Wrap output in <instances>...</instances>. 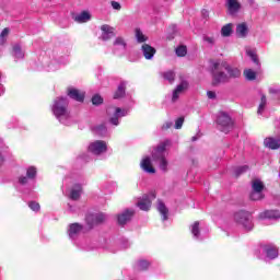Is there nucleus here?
I'll use <instances>...</instances> for the list:
<instances>
[{
    "label": "nucleus",
    "mask_w": 280,
    "mask_h": 280,
    "mask_svg": "<svg viewBox=\"0 0 280 280\" xmlns=\"http://www.w3.org/2000/svg\"><path fill=\"white\" fill-rule=\"evenodd\" d=\"M250 200H262L264 198V192H259L256 190H252L249 195Z\"/></svg>",
    "instance_id": "nucleus-40"
},
{
    "label": "nucleus",
    "mask_w": 280,
    "mask_h": 280,
    "mask_svg": "<svg viewBox=\"0 0 280 280\" xmlns=\"http://www.w3.org/2000/svg\"><path fill=\"white\" fill-rule=\"evenodd\" d=\"M138 268L139 270H148V268H150V262H148V260H140L138 262Z\"/></svg>",
    "instance_id": "nucleus-43"
},
{
    "label": "nucleus",
    "mask_w": 280,
    "mask_h": 280,
    "mask_svg": "<svg viewBox=\"0 0 280 280\" xmlns=\"http://www.w3.org/2000/svg\"><path fill=\"white\" fill-rule=\"evenodd\" d=\"M142 54L145 58V60H152L154 58V54H156V49L149 44L142 45Z\"/></svg>",
    "instance_id": "nucleus-21"
},
{
    "label": "nucleus",
    "mask_w": 280,
    "mask_h": 280,
    "mask_svg": "<svg viewBox=\"0 0 280 280\" xmlns=\"http://www.w3.org/2000/svg\"><path fill=\"white\" fill-rule=\"evenodd\" d=\"M36 167L30 166L26 171V176H20L19 177V183L20 185H27L28 179L33 180V178H36Z\"/></svg>",
    "instance_id": "nucleus-12"
},
{
    "label": "nucleus",
    "mask_w": 280,
    "mask_h": 280,
    "mask_svg": "<svg viewBox=\"0 0 280 280\" xmlns=\"http://www.w3.org/2000/svg\"><path fill=\"white\" fill-rule=\"evenodd\" d=\"M183 124H185V118L183 117L177 118L175 121L176 130H180V128H183Z\"/></svg>",
    "instance_id": "nucleus-45"
},
{
    "label": "nucleus",
    "mask_w": 280,
    "mask_h": 280,
    "mask_svg": "<svg viewBox=\"0 0 280 280\" xmlns=\"http://www.w3.org/2000/svg\"><path fill=\"white\" fill-rule=\"evenodd\" d=\"M176 56L179 58H185L187 56V46H179L175 49Z\"/></svg>",
    "instance_id": "nucleus-35"
},
{
    "label": "nucleus",
    "mask_w": 280,
    "mask_h": 280,
    "mask_svg": "<svg viewBox=\"0 0 280 280\" xmlns=\"http://www.w3.org/2000/svg\"><path fill=\"white\" fill-rule=\"evenodd\" d=\"M198 139H199V136H194V137L191 138V141H198Z\"/></svg>",
    "instance_id": "nucleus-52"
},
{
    "label": "nucleus",
    "mask_w": 280,
    "mask_h": 280,
    "mask_svg": "<svg viewBox=\"0 0 280 280\" xmlns=\"http://www.w3.org/2000/svg\"><path fill=\"white\" fill-rule=\"evenodd\" d=\"M172 126H174V124L172 121H166L163 126H162V130H170V128H172Z\"/></svg>",
    "instance_id": "nucleus-47"
},
{
    "label": "nucleus",
    "mask_w": 280,
    "mask_h": 280,
    "mask_svg": "<svg viewBox=\"0 0 280 280\" xmlns=\"http://www.w3.org/2000/svg\"><path fill=\"white\" fill-rule=\"evenodd\" d=\"M55 69L54 68H50L49 71H54Z\"/></svg>",
    "instance_id": "nucleus-54"
},
{
    "label": "nucleus",
    "mask_w": 280,
    "mask_h": 280,
    "mask_svg": "<svg viewBox=\"0 0 280 280\" xmlns=\"http://www.w3.org/2000/svg\"><path fill=\"white\" fill-rule=\"evenodd\" d=\"M262 250L268 259H277L279 257V248L273 244L264 245Z\"/></svg>",
    "instance_id": "nucleus-9"
},
{
    "label": "nucleus",
    "mask_w": 280,
    "mask_h": 280,
    "mask_svg": "<svg viewBox=\"0 0 280 280\" xmlns=\"http://www.w3.org/2000/svg\"><path fill=\"white\" fill-rule=\"evenodd\" d=\"M210 71L212 74V84H223L229 82V78H240L242 71L233 68L226 61L215 60L210 61Z\"/></svg>",
    "instance_id": "nucleus-1"
},
{
    "label": "nucleus",
    "mask_w": 280,
    "mask_h": 280,
    "mask_svg": "<svg viewBox=\"0 0 280 280\" xmlns=\"http://www.w3.org/2000/svg\"><path fill=\"white\" fill-rule=\"evenodd\" d=\"M74 21L77 23H89V21H91V13H89L88 11H83L74 16Z\"/></svg>",
    "instance_id": "nucleus-25"
},
{
    "label": "nucleus",
    "mask_w": 280,
    "mask_h": 280,
    "mask_svg": "<svg viewBox=\"0 0 280 280\" xmlns=\"http://www.w3.org/2000/svg\"><path fill=\"white\" fill-rule=\"evenodd\" d=\"M68 108L69 101L66 97L56 98L51 107L55 117L65 126H69V124H71V114Z\"/></svg>",
    "instance_id": "nucleus-2"
},
{
    "label": "nucleus",
    "mask_w": 280,
    "mask_h": 280,
    "mask_svg": "<svg viewBox=\"0 0 280 280\" xmlns=\"http://www.w3.org/2000/svg\"><path fill=\"white\" fill-rule=\"evenodd\" d=\"M236 36L238 38H246L248 36V25L246 23L236 25Z\"/></svg>",
    "instance_id": "nucleus-23"
},
{
    "label": "nucleus",
    "mask_w": 280,
    "mask_h": 280,
    "mask_svg": "<svg viewBox=\"0 0 280 280\" xmlns=\"http://www.w3.org/2000/svg\"><path fill=\"white\" fill-rule=\"evenodd\" d=\"M136 38L138 43H145V40H148V37L143 35L140 28H136Z\"/></svg>",
    "instance_id": "nucleus-36"
},
{
    "label": "nucleus",
    "mask_w": 280,
    "mask_h": 280,
    "mask_svg": "<svg viewBox=\"0 0 280 280\" xmlns=\"http://www.w3.org/2000/svg\"><path fill=\"white\" fill-rule=\"evenodd\" d=\"M233 34V24H226L221 28V35L223 38H229Z\"/></svg>",
    "instance_id": "nucleus-31"
},
{
    "label": "nucleus",
    "mask_w": 280,
    "mask_h": 280,
    "mask_svg": "<svg viewBox=\"0 0 280 280\" xmlns=\"http://www.w3.org/2000/svg\"><path fill=\"white\" fill-rule=\"evenodd\" d=\"M203 42L207 43L208 45H215V38L213 37L203 36Z\"/></svg>",
    "instance_id": "nucleus-46"
},
{
    "label": "nucleus",
    "mask_w": 280,
    "mask_h": 280,
    "mask_svg": "<svg viewBox=\"0 0 280 280\" xmlns=\"http://www.w3.org/2000/svg\"><path fill=\"white\" fill-rule=\"evenodd\" d=\"M84 226L80 223H71L68 229V235L70 240H75L80 233H82V230Z\"/></svg>",
    "instance_id": "nucleus-11"
},
{
    "label": "nucleus",
    "mask_w": 280,
    "mask_h": 280,
    "mask_svg": "<svg viewBox=\"0 0 280 280\" xmlns=\"http://www.w3.org/2000/svg\"><path fill=\"white\" fill-rule=\"evenodd\" d=\"M158 211H159V213H161L163 222H165L167 220L170 210L167 209L165 203L161 200L158 201Z\"/></svg>",
    "instance_id": "nucleus-24"
},
{
    "label": "nucleus",
    "mask_w": 280,
    "mask_h": 280,
    "mask_svg": "<svg viewBox=\"0 0 280 280\" xmlns=\"http://www.w3.org/2000/svg\"><path fill=\"white\" fill-rule=\"evenodd\" d=\"M119 117H126V109H121L119 107H117L115 109V114H114V117H112L109 119V122L113 125V126H117L119 124Z\"/></svg>",
    "instance_id": "nucleus-22"
},
{
    "label": "nucleus",
    "mask_w": 280,
    "mask_h": 280,
    "mask_svg": "<svg viewBox=\"0 0 280 280\" xmlns=\"http://www.w3.org/2000/svg\"><path fill=\"white\" fill-rule=\"evenodd\" d=\"M234 221L236 222V224H238V226H242L245 231H253V214H250L249 212H246L244 210L235 212Z\"/></svg>",
    "instance_id": "nucleus-4"
},
{
    "label": "nucleus",
    "mask_w": 280,
    "mask_h": 280,
    "mask_svg": "<svg viewBox=\"0 0 280 280\" xmlns=\"http://www.w3.org/2000/svg\"><path fill=\"white\" fill-rule=\"evenodd\" d=\"M68 96L75 102H84V92H80L78 89H69Z\"/></svg>",
    "instance_id": "nucleus-20"
},
{
    "label": "nucleus",
    "mask_w": 280,
    "mask_h": 280,
    "mask_svg": "<svg viewBox=\"0 0 280 280\" xmlns=\"http://www.w3.org/2000/svg\"><path fill=\"white\" fill-rule=\"evenodd\" d=\"M225 5L229 14H237L242 8V4L237 0H226Z\"/></svg>",
    "instance_id": "nucleus-19"
},
{
    "label": "nucleus",
    "mask_w": 280,
    "mask_h": 280,
    "mask_svg": "<svg viewBox=\"0 0 280 280\" xmlns=\"http://www.w3.org/2000/svg\"><path fill=\"white\" fill-rule=\"evenodd\" d=\"M92 104L94 106H100V104H104V98H102V96L100 94H95L93 97H92Z\"/></svg>",
    "instance_id": "nucleus-41"
},
{
    "label": "nucleus",
    "mask_w": 280,
    "mask_h": 280,
    "mask_svg": "<svg viewBox=\"0 0 280 280\" xmlns=\"http://www.w3.org/2000/svg\"><path fill=\"white\" fill-rule=\"evenodd\" d=\"M85 222L90 229H93L95 224H102V222H106V214L103 212L95 214H88L85 218Z\"/></svg>",
    "instance_id": "nucleus-7"
},
{
    "label": "nucleus",
    "mask_w": 280,
    "mask_h": 280,
    "mask_svg": "<svg viewBox=\"0 0 280 280\" xmlns=\"http://www.w3.org/2000/svg\"><path fill=\"white\" fill-rule=\"evenodd\" d=\"M95 132L101 137H104V135H106V125L95 127Z\"/></svg>",
    "instance_id": "nucleus-42"
},
{
    "label": "nucleus",
    "mask_w": 280,
    "mask_h": 280,
    "mask_svg": "<svg viewBox=\"0 0 280 280\" xmlns=\"http://www.w3.org/2000/svg\"><path fill=\"white\" fill-rule=\"evenodd\" d=\"M13 56L15 60H23V58H25V54H23V50L21 49V45L15 44L13 46Z\"/></svg>",
    "instance_id": "nucleus-28"
},
{
    "label": "nucleus",
    "mask_w": 280,
    "mask_h": 280,
    "mask_svg": "<svg viewBox=\"0 0 280 280\" xmlns=\"http://www.w3.org/2000/svg\"><path fill=\"white\" fill-rule=\"evenodd\" d=\"M248 170V165L238 166L234 170V174L236 177L242 176V174H246Z\"/></svg>",
    "instance_id": "nucleus-38"
},
{
    "label": "nucleus",
    "mask_w": 280,
    "mask_h": 280,
    "mask_svg": "<svg viewBox=\"0 0 280 280\" xmlns=\"http://www.w3.org/2000/svg\"><path fill=\"white\" fill-rule=\"evenodd\" d=\"M244 75L247 80H256L257 78V73L255 71H253V69H247L244 71Z\"/></svg>",
    "instance_id": "nucleus-37"
},
{
    "label": "nucleus",
    "mask_w": 280,
    "mask_h": 280,
    "mask_svg": "<svg viewBox=\"0 0 280 280\" xmlns=\"http://www.w3.org/2000/svg\"><path fill=\"white\" fill-rule=\"evenodd\" d=\"M252 188H253V191L261 192L264 191V183H261V180L259 179H256L253 182Z\"/></svg>",
    "instance_id": "nucleus-34"
},
{
    "label": "nucleus",
    "mask_w": 280,
    "mask_h": 280,
    "mask_svg": "<svg viewBox=\"0 0 280 280\" xmlns=\"http://www.w3.org/2000/svg\"><path fill=\"white\" fill-rule=\"evenodd\" d=\"M9 34H10V28L2 30V32L0 33V45H5V40Z\"/></svg>",
    "instance_id": "nucleus-39"
},
{
    "label": "nucleus",
    "mask_w": 280,
    "mask_h": 280,
    "mask_svg": "<svg viewBox=\"0 0 280 280\" xmlns=\"http://www.w3.org/2000/svg\"><path fill=\"white\" fill-rule=\"evenodd\" d=\"M250 1V3H253L255 0H249Z\"/></svg>",
    "instance_id": "nucleus-55"
},
{
    "label": "nucleus",
    "mask_w": 280,
    "mask_h": 280,
    "mask_svg": "<svg viewBox=\"0 0 280 280\" xmlns=\"http://www.w3.org/2000/svg\"><path fill=\"white\" fill-rule=\"evenodd\" d=\"M190 232L192 233L195 240H200V222L196 221L195 224L190 226Z\"/></svg>",
    "instance_id": "nucleus-30"
},
{
    "label": "nucleus",
    "mask_w": 280,
    "mask_h": 280,
    "mask_svg": "<svg viewBox=\"0 0 280 280\" xmlns=\"http://www.w3.org/2000/svg\"><path fill=\"white\" fill-rule=\"evenodd\" d=\"M112 8L114 10H121V4L117 1H112Z\"/></svg>",
    "instance_id": "nucleus-48"
},
{
    "label": "nucleus",
    "mask_w": 280,
    "mask_h": 280,
    "mask_svg": "<svg viewBox=\"0 0 280 280\" xmlns=\"http://www.w3.org/2000/svg\"><path fill=\"white\" fill-rule=\"evenodd\" d=\"M217 124H218L219 130H221V132H225V135L228 132H231V130H233V119L229 114L224 112L219 113V116L217 118Z\"/></svg>",
    "instance_id": "nucleus-5"
},
{
    "label": "nucleus",
    "mask_w": 280,
    "mask_h": 280,
    "mask_svg": "<svg viewBox=\"0 0 280 280\" xmlns=\"http://www.w3.org/2000/svg\"><path fill=\"white\" fill-rule=\"evenodd\" d=\"M189 86V83L187 81H183L180 84L176 86V89L173 91L172 102H177L178 97H180V94L185 93Z\"/></svg>",
    "instance_id": "nucleus-15"
},
{
    "label": "nucleus",
    "mask_w": 280,
    "mask_h": 280,
    "mask_svg": "<svg viewBox=\"0 0 280 280\" xmlns=\"http://www.w3.org/2000/svg\"><path fill=\"white\" fill-rule=\"evenodd\" d=\"M141 170L145 172L147 174H156V170L152 166V160L150 158H144L140 163Z\"/></svg>",
    "instance_id": "nucleus-18"
},
{
    "label": "nucleus",
    "mask_w": 280,
    "mask_h": 280,
    "mask_svg": "<svg viewBox=\"0 0 280 280\" xmlns=\"http://www.w3.org/2000/svg\"><path fill=\"white\" fill-rule=\"evenodd\" d=\"M207 95H208V98H209V100H215V92H213V91H208V92H207Z\"/></svg>",
    "instance_id": "nucleus-49"
},
{
    "label": "nucleus",
    "mask_w": 280,
    "mask_h": 280,
    "mask_svg": "<svg viewBox=\"0 0 280 280\" xmlns=\"http://www.w3.org/2000/svg\"><path fill=\"white\" fill-rule=\"evenodd\" d=\"M135 215V210L127 209L122 213L118 214V224L120 226H124L125 224H128L130 220H132V217Z\"/></svg>",
    "instance_id": "nucleus-10"
},
{
    "label": "nucleus",
    "mask_w": 280,
    "mask_h": 280,
    "mask_svg": "<svg viewBox=\"0 0 280 280\" xmlns=\"http://www.w3.org/2000/svg\"><path fill=\"white\" fill-rule=\"evenodd\" d=\"M126 47H127V44L124 37H117L114 40V54L121 56V54L126 51Z\"/></svg>",
    "instance_id": "nucleus-13"
},
{
    "label": "nucleus",
    "mask_w": 280,
    "mask_h": 280,
    "mask_svg": "<svg viewBox=\"0 0 280 280\" xmlns=\"http://www.w3.org/2000/svg\"><path fill=\"white\" fill-rule=\"evenodd\" d=\"M268 104V101L264 94H261L260 104L258 106L257 114L262 115L264 110H266V105Z\"/></svg>",
    "instance_id": "nucleus-33"
},
{
    "label": "nucleus",
    "mask_w": 280,
    "mask_h": 280,
    "mask_svg": "<svg viewBox=\"0 0 280 280\" xmlns=\"http://www.w3.org/2000/svg\"><path fill=\"white\" fill-rule=\"evenodd\" d=\"M101 38L103 40H110V38H114L115 36V28L107 24L101 26Z\"/></svg>",
    "instance_id": "nucleus-14"
},
{
    "label": "nucleus",
    "mask_w": 280,
    "mask_h": 280,
    "mask_svg": "<svg viewBox=\"0 0 280 280\" xmlns=\"http://www.w3.org/2000/svg\"><path fill=\"white\" fill-rule=\"evenodd\" d=\"M246 54H247V56H249V58H252L253 63L256 65L258 67V69H260L261 63L259 62L257 52H255V50H253V49H246Z\"/></svg>",
    "instance_id": "nucleus-29"
},
{
    "label": "nucleus",
    "mask_w": 280,
    "mask_h": 280,
    "mask_svg": "<svg viewBox=\"0 0 280 280\" xmlns=\"http://www.w3.org/2000/svg\"><path fill=\"white\" fill-rule=\"evenodd\" d=\"M260 220H280L279 210H265L259 214Z\"/></svg>",
    "instance_id": "nucleus-16"
},
{
    "label": "nucleus",
    "mask_w": 280,
    "mask_h": 280,
    "mask_svg": "<svg viewBox=\"0 0 280 280\" xmlns=\"http://www.w3.org/2000/svg\"><path fill=\"white\" fill-rule=\"evenodd\" d=\"M167 150V142H162L152 152V161L156 163L162 172H167V159L165 152Z\"/></svg>",
    "instance_id": "nucleus-3"
},
{
    "label": "nucleus",
    "mask_w": 280,
    "mask_h": 280,
    "mask_svg": "<svg viewBox=\"0 0 280 280\" xmlns=\"http://www.w3.org/2000/svg\"><path fill=\"white\" fill-rule=\"evenodd\" d=\"M269 93H271L272 95H277V93H279L278 89H269Z\"/></svg>",
    "instance_id": "nucleus-50"
},
{
    "label": "nucleus",
    "mask_w": 280,
    "mask_h": 280,
    "mask_svg": "<svg viewBox=\"0 0 280 280\" xmlns=\"http://www.w3.org/2000/svg\"><path fill=\"white\" fill-rule=\"evenodd\" d=\"M82 194V186L80 184L74 185L70 192L71 200H80V196Z\"/></svg>",
    "instance_id": "nucleus-26"
},
{
    "label": "nucleus",
    "mask_w": 280,
    "mask_h": 280,
    "mask_svg": "<svg viewBox=\"0 0 280 280\" xmlns=\"http://www.w3.org/2000/svg\"><path fill=\"white\" fill-rule=\"evenodd\" d=\"M156 199V192L151 191L148 195H143L136 203L140 211H150L152 207V200Z\"/></svg>",
    "instance_id": "nucleus-6"
},
{
    "label": "nucleus",
    "mask_w": 280,
    "mask_h": 280,
    "mask_svg": "<svg viewBox=\"0 0 280 280\" xmlns=\"http://www.w3.org/2000/svg\"><path fill=\"white\" fill-rule=\"evenodd\" d=\"M106 150H108V147L102 140H96L89 145V152H92V154H95L96 156L104 154Z\"/></svg>",
    "instance_id": "nucleus-8"
},
{
    "label": "nucleus",
    "mask_w": 280,
    "mask_h": 280,
    "mask_svg": "<svg viewBox=\"0 0 280 280\" xmlns=\"http://www.w3.org/2000/svg\"><path fill=\"white\" fill-rule=\"evenodd\" d=\"M28 207L32 209V211H40V205L36 201H31Z\"/></svg>",
    "instance_id": "nucleus-44"
},
{
    "label": "nucleus",
    "mask_w": 280,
    "mask_h": 280,
    "mask_svg": "<svg viewBox=\"0 0 280 280\" xmlns=\"http://www.w3.org/2000/svg\"><path fill=\"white\" fill-rule=\"evenodd\" d=\"M124 95H126V82H121L118 85V89L114 94V100H119V98L124 97Z\"/></svg>",
    "instance_id": "nucleus-27"
},
{
    "label": "nucleus",
    "mask_w": 280,
    "mask_h": 280,
    "mask_svg": "<svg viewBox=\"0 0 280 280\" xmlns=\"http://www.w3.org/2000/svg\"><path fill=\"white\" fill-rule=\"evenodd\" d=\"M265 148L269 150H279L280 148V138L269 137L264 140Z\"/></svg>",
    "instance_id": "nucleus-17"
},
{
    "label": "nucleus",
    "mask_w": 280,
    "mask_h": 280,
    "mask_svg": "<svg viewBox=\"0 0 280 280\" xmlns=\"http://www.w3.org/2000/svg\"><path fill=\"white\" fill-rule=\"evenodd\" d=\"M162 78H164V80H167V82H170V84H172L176 78V73H174V71H172V70H168V71L162 73Z\"/></svg>",
    "instance_id": "nucleus-32"
},
{
    "label": "nucleus",
    "mask_w": 280,
    "mask_h": 280,
    "mask_svg": "<svg viewBox=\"0 0 280 280\" xmlns=\"http://www.w3.org/2000/svg\"><path fill=\"white\" fill-rule=\"evenodd\" d=\"M3 161H4V159L1 156V154H0V166H2L3 165Z\"/></svg>",
    "instance_id": "nucleus-53"
},
{
    "label": "nucleus",
    "mask_w": 280,
    "mask_h": 280,
    "mask_svg": "<svg viewBox=\"0 0 280 280\" xmlns=\"http://www.w3.org/2000/svg\"><path fill=\"white\" fill-rule=\"evenodd\" d=\"M5 93V88H3V84L0 83V96Z\"/></svg>",
    "instance_id": "nucleus-51"
}]
</instances>
